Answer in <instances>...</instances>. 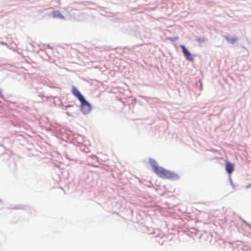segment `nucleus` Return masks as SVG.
Instances as JSON below:
<instances>
[{
  "label": "nucleus",
  "instance_id": "1",
  "mask_svg": "<svg viewBox=\"0 0 251 251\" xmlns=\"http://www.w3.org/2000/svg\"><path fill=\"white\" fill-rule=\"evenodd\" d=\"M151 165L153 172L163 179H175L177 178V175L162 167L157 165L155 161H151Z\"/></svg>",
  "mask_w": 251,
  "mask_h": 251
},
{
  "label": "nucleus",
  "instance_id": "2",
  "mask_svg": "<svg viewBox=\"0 0 251 251\" xmlns=\"http://www.w3.org/2000/svg\"><path fill=\"white\" fill-rule=\"evenodd\" d=\"M80 102L81 111L84 113H89L91 110V104L87 101H86L84 98L80 100Z\"/></svg>",
  "mask_w": 251,
  "mask_h": 251
},
{
  "label": "nucleus",
  "instance_id": "3",
  "mask_svg": "<svg viewBox=\"0 0 251 251\" xmlns=\"http://www.w3.org/2000/svg\"><path fill=\"white\" fill-rule=\"evenodd\" d=\"M180 48L182 49V52L184 53L185 57L187 58V59L193 61V58L191 55V54L188 51V50L186 49L184 46L181 45Z\"/></svg>",
  "mask_w": 251,
  "mask_h": 251
},
{
  "label": "nucleus",
  "instance_id": "4",
  "mask_svg": "<svg viewBox=\"0 0 251 251\" xmlns=\"http://www.w3.org/2000/svg\"><path fill=\"white\" fill-rule=\"evenodd\" d=\"M72 93L75 97L77 98V99L80 101L84 98L83 95L80 93V92L75 87H73Z\"/></svg>",
  "mask_w": 251,
  "mask_h": 251
},
{
  "label": "nucleus",
  "instance_id": "5",
  "mask_svg": "<svg viewBox=\"0 0 251 251\" xmlns=\"http://www.w3.org/2000/svg\"><path fill=\"white\" fill-rule=\"evenodd\" d=\"M234 165L233 163L229 161H226V171L229 174H231L234 171Z\"/></svg>",
  "mask_w": 251,
  "mask_h": 251
},
{
  "label": "nucleus",
  "instance_id": "6",
  "mask_svg": "<svg viewBox=\"0 0 251 251\" xmlns=\"http://www.w3.org/2000/svg\"><path fill=\"white\" fill-rule=\"evenodd\" d=\"M53 17L54 18H60L64 19V17L58 11H54L52 12Z\"/></svg>",
  "mask_w": 251,
  "mask_h": 251
},
{
  "label": "nucleus",
  "instance_id": "7",
  "mask_svg": "<svg viewBox=\"0 0 251 251\" xmlns=\"http://www.w3.org/2000/svg\"><path fill=\"white\" fill-rule=\"evenodd\" d=\"M226 40L229 42L231 43L232 44H234L236 41V39L235 38H226Z\"/></svg>",
  "mask_w": 251,
  "mask_h": 251
},
{
  "label": "nucleus",
  "instance_id": "8",
  "mask_svg": "<svg viewBox=\"0 0 251 251\" xmlns=\"http://www.w3.org/2000/svg\"><path fill=\"white\" fill-rule=\"evenodd\" d=\"M0 97H1V98L3 97V95L2 94V91L1 90H0Z\"/></svg>",
  "mask_w": 251,
  "mask_h": 251
},
{
  "label": "nucleus",
  "instance_id": "9",
  "mask_svg": "<svg viewBox=\"0 0 251 251\" xmlns=\"http://www.w3.org/2000/svg\"><path fill=\"white\" fill-rule=\"evenodd\" d=\"M251 187V184H250L249 185H248L247 187V188H249V187Z\"/></svg>",
  "mask_w": 251,
  "mask_h": 251
}]
</instances>
